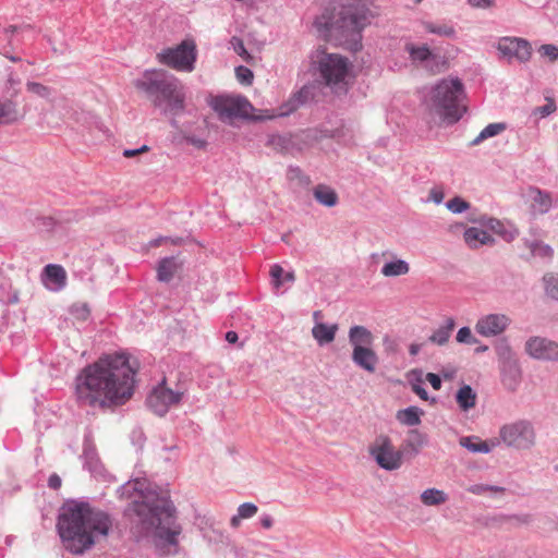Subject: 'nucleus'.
<instances>
[{
  "instance_id": "1",
  "label": "nucleus",
  "mask_w": 558,
  "mask_h": 558,
  "mask_svg": "<svg viewBox=\"0 0 558 558\" xmlns=\"http://www.w3.org/2000/svg\"><path fill=\"white\" fill-rule=\"evenodd\" d=\"M140 368L124 351L104 354L85 366L75 378V398L81 407L112 409L125 404L135 390Z\"/></svg>"
},
{
  "instance_id": "2",
  "label": "nucleus",
  "mask_w": 558,
  "mask_h": 558,
  "mask_svg": "<svg viewBox=\"0 0 558 558\" xmlns=\"http://www.w3.org/2000/svg\"><path fill=\"white\" fill-rule=\"evenodd\" d=\"M131 490L140 494V498L135 499L130 508L136 517V523L141 526L138 534L144 535L155 530L159 538L165 539L169 545H175L180 531L174 526V507L169 497L151 489H144V483L140 480L129 482L118 492L122 497H132Z\"/></svg>"
},
{
  "instance_id": "3",
  "label": "nucleus",
  "mask_w": 558,
  "mask_h": 558,
  "mask_svg": "<svg viewBox=\"0 0 558 558\" xmlns=\"http://www.w3.org/2000/svg\"><path fill=\"white\" fill-rule=\"evenodd\" d=\"M112 526L110 515L86 502H72L63 508L57 527L68 550L83 554L94 545V536H107Z\"/></svg>"
},
{
  "instance_id": "4",
  "label": "nucleus",
  "mask_w": 558,
  "mask_h": 558,
  "mask_svg": "<svg viewBox=\"0 0 558 558\" xmlns=\"http://www.w3.org/2000/svg\"><path fill=\"white\" fill-rule=\"evenodd\" d=\"M134 87L145 92L155 106L166 105L172 114L184 109V87L179 78L168 75L161 70H147L143 76L134 82Z\"/></svg>"
},
{
  "instance_id": "5",
  "label": "nucleus",
  "mask_w": 558,
  "mask_h": 558,
  "mask_svg": "<svg viewBox=\"0 0 558 558\" xmlns=\"http://www.w3.org/2000/svg\"><path fill=\"white\" fill-rule=\"evenodd\" d=\"M462 94L463 85L459 78H444L429 93V110L450 123L457 122L465 110L460 105Z\"/></svg>"
},
{
  "instance_id": "6",
  "label": "nucleus",
  "mask_w": 558,
  "mask_h": 558,
  "mask_svg": "<svg viewBox=\"0 0 558 558\" xmlns=\"http://www.w3.org/2000/svg\"><path fill=\"white\" fill-rule=\"evenodd\" d=\"M315 69L322 82L333 92H345L353 76V63L340 53L317 50Z\"/></svg>"
},
{
  "instance_id": "7",
  "label": "nucleus",
  "mask_w": 558,
  "mask_h": 558,
  "mask_svg": "<svg viewBox=\"0 0 558 558\" xmlns=\"http://www.w3.org/2000/svg\"><path fill=\"white\" fill-rule=\"evenodd\" d=\"M196 59L197 48L193 39H184L175 47L166 48L156 54L158 63L186 73L194 71Z\"/></svg>"
},
{
  "instance_id": "8",
  "label": "nucleus",
  "mask_w": 558,
  "mask_h": 558,
  "mask_svg": "<svg viewBox=\"0 0 558 558\" xmlns=\"http://www.w3.org/2000/svg\"><path fill=\"white\" fill-rule=\"evenodd\" d=\"M210 106L221 120H264V114H255V108L248 99L242 95L217 96L211 100Z\"/></svg>"
},
{
  "instance_id": "9",
  "label": "nucleus",
  "mask_w": 558,
  "mask_h": 558,
  "mask_svg": "<svg viewBox=\"0 0 558 558\" xmlns=\"http://www.w3.org/2000/svg\"><path fill=\"white\" fill-rule=\"evenodd\" d=\"M372 12L364 3L350 4L341 13V28L345 36L352 37L350 49H361V31L371 23Z\"/></svg>"
},
{
  "instance_id": "10",
  "label": "nucleus",
  "mask_w": 558,
  "mask_h": 558,
  "mask_svg": "<svg viewBox=\"0 0 558 558\" xmlns=\"http://www.w3.org/2000/svg\"><path fill=\"white\" fill-rule=\"evenodd\" d=\"M499 437L507 447L529 450L536 442V430L531 421L518 420L505 424L499 430Z\"/></svg>"
},
{
  "instance_id": "11",
  "label": "nucleus",
  "mask_w": 558,
  "mask_h": 558,
  "mask_svg": "<svg viewBox=\"0 0 558 558\" xmlns=\"http://www.w3.org/2000/svg\"><path fill=\"white\" fill-rule=\"evenodd\" d=\"M369 454L384 470L393 471L402 465L403 457L400 449L395 448L388 436H378L369 447Z\"/></svg>"
},
{
  "instance_id": "12",
  "label": "nucleus",
  "mask_w": 558,
  "mask_h": 558,
  "mask_svg": "<svg viewBox=\"0 0 558 558\" xmlns=\"http://www.w3.org/2000/svg\"><path fill=\"white\" fill-rule=\"evenodd\" d=\"M182 395L168 388L163 378L148 395L146 404L155 414L163 416L171 405L180 403Z\"/></svg>"
},
{
  "instance_id": "13",
  "label": "nucleus",
  "mask_w": 558,
  "mask_h": 558,
  "mask_svg": "<svg viewBox=\"0 0 558 558\" xmlns=\"http://www.w3.org/2000/svg\"><path fill=\"white\" fill-rule=\"evenodd\" d=\"M501 363V380L504 386L514 391L521 380V369L513 351H501L499 356Z\"/></svg>"
},
{
  "instance_id": "14",
  "label": "nucleus",
  "mask_w": 558,
  "mask_h": 558,
  "mask_svg": "<svg viewBox=\"0 0 558 558\" xmlns=\"http://www.w3.org/2000/svg\"><path fill=\"white\" fill-rule=\"evenodd\" d=\"M509 324L510 318L505 314H488L477 320L475 329L484 337H495L504 332Z\"/></svg>"
},
{
  "instance_id": "15",
  "label": "nucleus",
  "mask_w": 558,
  "mask_h": 558,
  "mask_svg": "<svg viewBox=\"0 0 558 558\" xmlns=\"http://www.w3.org/2000/svg\"><path fill=\"white\" fill-rule=\"evenodd\" d=\"M498 50L506 57L515 58L521 62H525L531 57L530 44L520 38H502L498 43Z\"/></svg>"
},
{
  "instance_id": "16",
  "label": "nucleus",
  "mask_w": 558,
  "mask_h": 558,
  "mask_svg": "<svg viewBox=\"0 0 558 558\" xmlns=\"http://www.w3.org/2000/svg\"><path fill=\"white\" fill-rule=\"evenodd\" d=\"M425 444L426 435L422 434L417 429H411L408 432V435L399 449L403 458L411 459L420 452L421 448Z\"/></svg>"
},
{
  "instance_id": "17",
  "label": "nucleus",
  "mask_w": 558,
  "mask_h": 558,
  "mask_svg": "<svg viewBox=\"0 0 558 558\" xmlns=\"http://www.w3.org/2000/svg\"><path fill=\"white\" fill-rule=\"evenodd\" d=\"M43 281L47 287H49L47 281L53 283L51 287L53 290L62 289L66 284V272L62 266L49 264L44 269Z\"/></svg>"
},
{
  "instance_id": "18",
  "label": "nucleus",
  "mask_w": 558,
  "mask_h": 558,
  "mask_svg": "<svg viewBox=\"0 0 558 558\" xmlns=\"http://www.w3.org/2000/svg\"><path fill=\"white\" fill-rule=\"evenodd\" d=\"M350 343L353 349H368L372 345L374 336L363 326H354L349 331Z\"/></svg>"
},
{
  "instance_id": "19",
  "label": "nucleus",
  "mask_w": 558,
  "mask_h": 558,
  "mask_svg": "<svg viewBox=\"0 0 558 558\" xmlns=\"http://www.w3.org/2000/svg\"><path fill=\"white\" fill-rule=\"evenodd\" d=\"M463 239L470 248H478L494 242L489 233L475 227L468 228L464 231Z\"/></svg>"
},
{
  "instance_id": "20",
  "label": "nucleus",
  "mask_w": 558,
  "mask_h": 558,
  "mask_svg": "<svg viewBox=\"0 0 558 558\" xmlns=\"http://www.w3.org/2000/svg\"><path fill=\"white\" fill-rule=\"evenodd\" d=\"M23 117L16 101L8 99L0 104V124L14 123Z\"/></svg>"
},
{
  "instance_id": "21",
  "label": "nucleus",
  "mask_w": 558,
  "mask_h": 558,
  "mask_svg": "<svg viewBox=\"0 0 558 558\" xmlns=\"http://www.w3.org/2000/svg\"><path fill=\"white\" fill-rule=\"evenodd\" d=\"M456 327V322L452 317H447L444 324L439 326L429 337V341L434 345L442 347L447 344L451 332Z\"/></svg>"
},
{
  "instance_id": "22",
  "label": "nucleus",
  "mask_w": 558,
  "mask_h": 558,
  "mask_svg": "<svg viewBox=\"0 0 558 558\" xmlns=\"http://www.w3.org/2000/svg\"><path fill=\"white\" fill-rule=\"evenodd\" d=\"M477 401V395L469 385H462L456 392V402L459 408L466 412L473 409Z\"/></svg>"
},
{
  "instance_id": "23",
  "label": "nucleus",
  "mask_w": 558,
  "mask_h": 558,
  "mask_svg": "<svg viewBox=\"0 0 558 558\" xmlns=\"http://www.w3.org/2000/svg\"><path fill=\"white\" fill-rule=\"evenodd\" d=\"M305 101V96L303 92H298L293 94L282 106L279 107L277 113L264 114V119H274L276 117H284L294 112L303 102Z\"/></svg>"
},
{
  "instance_id": "24",
  "label": "nucleus",
  "mask_w": 558,
  "mask_h": 558,
  "mask_svg": "<svg viewBox=\"0 0 558 558\" xmlns=\"http://www.w3.org/2000/svg\"><path fill=\"white\" fill-rule=\"evenodd\" d=\"M337 330V325L329 326L323 323H317L312 329V335L317 340L319 345H325L335 339Z\"/></svg>"
},
{
  "instance_id": "25",
  "label": "nucleus",
  "mask_w": 558,
  "mask_h": 558,
  "mask_svg": "<svg viewBox=\"0 0 558 558\" xmlns=\"http://www.w3.org/2000/svg\"><path fill=\"white\" fill-rule=\"evenodd\" d=\"M315 199L327 207H332L338 203V195L333 189L325 184H318L313 191Z\"/></svg>"
},
{
  "instance_id": "26",
  "label": "nucleus",
  "mask_w": 558,
  "mask_h": 558,
  "mask_svg": "<svg viewBox=\"0 0 558 558\" xmlns=\"http://www.w3.org/2000/svg\"><path fill=\"white\" fill-rule=\"evenodd\" d=\"M410 265L403 259H393L387 262L381 268L384 277H399L409 274Z\"/></svg>"
},
{
  "instance_id": "27",
  "label": "nucleus",
  "mask_w": 558,
  "mask_h": 558,
  "mask_svg": "<svg viewBox=\"0 0 558 558\" xmlns=\"http://www.w3.org/2000/svg\"><path fill=\"white\" fill-rule=\"evenodd\" d=\"M408 380L412 391L416 393L422 400L427 401L429 399L428 393L424 388L423 372L421 369L416 368L409 372Z\"/></svg>"
},
{
  "instance_id": "28",
  "label": "nucleus",
  "mask_w": 558,
  "mask_h": 558,
  "mask_svg": "<svg viewBox=\"0 0 558 558\" xmlns=\"http://www.w3.org/2000/svg\"><path fill=\"white\" fill-rule=\"evenodd\" d=\"M423 414V410L418 409L417 407H409L398 411L397 420L407 426H415L421 423V416Z\"/></svg>"
},
{
  "instance_id": "29",
  "label": "nucleus",
  "mask_w": 558,
  "mask_h": 558,
  "mask_svg": "<svg viewBox=\"0 0 558 558\" xmlns=\"http://www.w3.org/2000/svg\"><path fill=\"white\" fill-rule=\"evenodd\" d=\"M352 359L360 367L371 373L376 368L377 356L375 351H353Z\"/></svg>"
},
{
  "instance_id": "30",
  "label": "nucleus",
  "mask_w": 558,
  "mask_h": 558,
  "mask_svg": "<svg viewBox=\"0 0 558 558\" xmlns=\"http://www.w3.org/2000/svg\"><path fill=\"white\" fill-rule=\"evenodd\" d=\"M459 444L473 453H488L492 451V447L475 436L461 437Z\"/></svg>"
},
{
  "instance_id": "31",
  "label": "nucleus",
  "mask_w": 558,
  "mask_h": 558,
  "mask_svg": "<svg viewBox=\"0 0 558 558\" xmlns=\"http://www.w3.org/2000/svg\"><path fill=\"white\" fill-rule=\"evenodd\" d=\"M269 274L271 277V283L277 290L283 284V282H293L295 280L294 272H284L283 268L278 264H275L270 267Z\"/></svg>"
},
{
  "instance_id": "32",
  "label": "nucleus",
  "mask_w": 558,
  "mask_h": 558,
  "mask_svg": "<svg viewBox=\"0 0 558 558\" xmlns=\"http://www.w3.org/2000/svg\"><path fill=\"white\" fill-rule=\"evenodd\" d=\"M447 500V494L437 488H428L421 494V501L425 506H439L445 504Z\"/></svg>"
},
{
  "instance_id": "33",
  "label": "nucleus",
  "mask_w": 558,
  "mask_h": 558,
  "mask_svg": "<svg viewBox=\"0 0 558 558\" xmlns=\"http://www.w3.org/2000/svg\"><path fill=\"white\" fill-rule=\"evenodd\" d=\"M178 270V264L174 258H163L160 260L157 268V278L160 281H170L175 271Z\"/></svg>"
},
{
  "instance_id": "34",
  "label": "nucleus",
  "mask_w": 558,
  "mask_h": 558,
  "mask_svg": "<svg viewBox=\"0 0 558 558\" xmlns=\"http://www.w3.org/2000/svg\"><path fill=\"white\" fill-rule=\"evenodd\" d=\"M532 198V207L537 213L544 214L549 210L551 206V198L549 194L543 193L542 191L535 189L531 191Z\"/></svg>"
},
{
  "instance_id": "35",
  "label": "nucleus",
  "mask_w": 558,
  "mask_h": 558,
  "mask_svg": "<svg viewBox=\"0 0 558 558\" xmlns=\"http://www.w3.org/2000/svg\"><path fill=\"white\" fill-rule=\"evenodd\" d=\"M83 459L85 461V466L90 472H94L97 470L98 458H97L96 448L87 437L84 440Z\"/></svg>"
},
{
  "instance_id": "36",
  "label": "nucleus",
  "mask_w": 558,
  "mask_h": 558,
  "mask_svg": "<svg viewBox=\"0 0 558 558\" xmlns=\"http://www.w3.org/2000/svg\"><path fill=\"white\" fill-rule=\"evenodd\" d=\"M405 49L409 52L412 62H424L433 56L430 49L426 45L415 46L413 44H408Z\"/></svg>"
},
{
  "instance_id": "37",
  "label": "nucleus",
  "mask_w": 558,
  "mask_h": 558,
  "mask_svg": "<svg viewBox=\"0 0 558 558\" xmlns=\"http://www.w3.org/2000/svg\"><path fill=\"white\" fill-rule=\"evenodd\" d=\"M506 130L505 123H490L482 130V132L472 142L473 145L480 144L482 141L496 136Z\"/></svg>"
},
{
  "instance_id": "38",
  "label": "nucleus",
  "mask_w": 558,
  "mask_h": 558,
  "mask_svg": "<svg viewBox=\"0 0 558 558\" xmlns=\"http://www.w3.org/2000/svg\"><path fill=\"white\" fill-rule=\"evenodd\" d=\"M20 84L21 80L19 76L14 73H10L1 87V92L10 97L17 96L20 93Z\"/></svg>"
},
{
  "instance_id": "39",
  "label": "nucleus",
  "mask_w": 558,
  "mask_h": 558,
  "mask_svg": "<svg viewBox=\"0 0 558 558\" xmlns=\"http://www.w3.org/2000/svg\"><path fill=\"white\" fill-rule=\"evenodd\" d=\"M424 27L428 33L437 34L439 36L452 37L454 35V28L448 24L426 22L424 23Z\"/></svg>"
},
{
  "instance_id": "40",
  "label": "nucleus",
  "mask_w": 558,
  "mask_h": 558,
  "mask_svg": "<svg viewBox=\"0 0 558 558\" xmlns=\"http://www.w3.org/2000/svg\"><path fill=\"white\" fill-rule=\"evenodd\" d=\"M545 284V292L551 299L558 300V275L547 274L543 278Z\"/></svg>"
},
{
  "instance_id": "41",
  "label": "nucleus",
  "mask_w": 558,
  "mask_h": 558,
  "mask_svg": "<svg viewBox=\"0 0 558 558\" xmlns=\"http://www.w3.org/2000/svg\"><path fill=\"white\" fill-rule=\"evenodd\" d=\"M26 89H27V92H29L40 98H44V99H49L52 94V89L49 86H46L38 82H32V81L27 82Z\"/></svg>"
},
{
  "instance_id": "42",
  "label": "nucleus",
  "mask_w": 558,
  "mask_h": 558,
  "mask_svg": "<svg viewBox=\"0 0 558 558\" xmlns=\"http://www.w3.org/2000/svg\"><path fill=\"white\" fill-rule=\"evenodd\" d=\"M231 45L234 51L246 62L250 64L254 63L253 56L246 50L244 47L243 40L238 37H232Z\"/></svg>"
},
{
  "instance_id": "43",
  "label": "nucleus",
  "mask_w": 558,
  "mask_h": 558,
  "mask_svg": "<svg viewBox=\"0 0 558 558\" xmlns=\"http://www.w3.org/2000/svg\"><path fill=\"white\" fill-rule=\"evenodd\" d=\"M235 75H236L238 81L241 84L251 85L253 83L254 74L246 66H243V65L238 66L235 69Z\"/></svg>"
},
{
  "instance_id": "44",
  "label": "nucleus",
  "mask_w": 558,
  "mask_h": 558,
  "mask_svg": "<svg viewBox=\"0 0 558 558\" xmlns=\"http://www.w3.org/2000/svg\"><path fill=\"white\" fill-rule=\"evenodd\" d=\"M553 342L546 338L532 337L527 340L525 349H551Z\"/></svg>"
},
{
  "instance_id": "45",
  "label": "nucleus",
  "mask_w": 558,
  "mask_h": 558,
  "mask_svg": "<svg viewBox=\"0 0 558 558\" xmlns=\"http://www.w3.org/2000/svg\"><path fill=\"white\" fill-rule=\"evenodd\" d=\"M258 511V508L256 505L252 502H244L239 506L238 513L242 519H250L254 517Z\"/></svg>"
},
{
  "instance_id": "46",
  "label": "nucleus",
  "mask_w": 558,
  "mask_h": 558,
  "mask_svg": "<svg viewBox=\"0 0 558 558\" xmlns=\"http://www.w3.org/2000/svg\"><path fill=\"white\" fill-rule=\"evenodd\" d=\"M470 207L469 203L460 197H454L447 203V208L452 213L459 214Z\"/></svg>"
},
{
  "instance_id": "47",
  "label": "nucleus",
  "mask_w": 558,
  "mask_h": 558,
  "mask_svg": "<svg viewBox=\"0 0 558 558\" xmlns=\"http://www.w3.org/2000/svg\"><path fill=\"white\" fill-rule=\"evenodd\" d=\"M456 340L459 343L473 344L475 343V339L472 335V331L469 327H462L459 329L456 336Z\"/></svg>"
},
{
  "instance_id": "48",
  "label": "nucleus",
  "mask_w": 558,
  "mask_h": 558,
  "mask_svg": "<svg viewBox=\"0 0 558 558\" xmlns=\"http://www.w3.org/2000/svg\"><path fill=\"white\" fill-rule=\"evenodd\" d=\"M547 102L544 106L537 107L534 110L535 114L545 118L556 111V104L553 98H546Z\"/></svg>"
},
{
  "instance_id": "49",
  "label": "nucleus",
  "mask_w": 558,
  "mask_h": 558,
  "mask_svg": "<svg viewBox=\"0 0 558 558\" xmlns=\"http://www.w3.org/2000/svg\"><path fill=\"white\" fill-rule=\"evenodd\" d=\"M539 53L543 57L548 58L550 61H556L558 59V47L550 44L543 45L539 48Z\"/></svg>"
},
{
  "instance_id": "50",
  "label": "nucleus",
  "mask_w": 558,
  "mask_h": 558,
  "mask_svg": "<svg viewBox=\"0 0 558 558\" xmlns=\"http://www.w3.org/2000/svg\"><path fill=\"white\" fill-rule=\"evenodd\" d=\"M71 311L74 317L80 320H86L90 313L86 304H75Z\"/></svg>"
},
{
  "instance_id": "51",
  "label": "nucleus",
  "mask_w": 558,
  "mask_h": 558,
  "mask_svg": "<svg viewBox=\"0 0 558 558\" xmlns=\"http://www.w3.org/2000/svg\"><path fill=\"white\" fill-rule=\"evenodd\" d=\"M529 353L533 359L537 360H558V351H529Z\"/></svg>"
},
{
  "instance_id": "52",
  "label": "nucleus",
  "mask_w": 558,
  "mask_h": 558,
  "mask_svg": "<svg viewBox=\"0 0 558 558\" xmlns=\"http://www.w3.org/2000/svg\"><path fill=\"white\" fill-rule=\"evenodd\" d=\"M510 520L515 521L517 524H529L531 522L530 514H514V515H500L499 521L501 523L509 522Z\"/></svg>"
},
{
  "instance_id": "53",
  "label": "nucleus",
  "mask_w": 558,
  "mask_h": 558,
  "mask_svg": "<svg viewBox=\"0 0 558 558\" xmlns=\"http://www.w3.org/2000/svg\"><path fill=\"white\" fill-rule=\"evenodd\" d=\"M426 380L432 385L435 390H439L441 388V376L434 373L426 374Z\"/></svg>"
},
{
  "instance_id": "54",
  "label": "nucleus",
  "mask_w": 558,
  "mask_h": 558,
  "mask_svg": "<svg viewBox=\"0 0 558 558\" xmlns=\"http://www.w3.org/2000/svg\"><path fill=\"white\" fill-rule=\"evenodd\" d=\"M149 147L147 145H143L142 147L137 148V149H124L123 150V156L125 158H133L135 156H138L143 153H147L149 151Z\"/></svg>"
},
{
  "instance_id": "55",
  "label": "nucleus",
  "mask_w": 558,
  "mask_h": 558,
  "mask_svg": "<svg viewBox=\"0 0 558 558\" xmlns=\"http://www.w3.org/2000/svg\"><path fill=\"white\" fill-rule=\"evenodd\" d=\"M474 8L488 9L495 4V0H468Z\"/></svg>"
},
{
  "instance_id": "56",
  "label": "nucleus",
  "mask_w": 558,
  "mask_h": 558,
  "mask_svg": "<svg viewBox=\"0 0 558 558\" xmlns=\"http://www.w3.org/2000/svg\"><path fill=\"white\" fill-rule=\"evenodd\" d=\"M48 486L51 489H59L61 487V478L58 474L53 473L49 476Z\"/></svg>"
},
{
  "instance_id": "57",
  "label": "nucleus",
  "mask_w": 558,
  "mask_h": 558,
  "mask_svg": "<svg viewBox=\"0 0 558 558\" xmlns=\"http://www.w3.org/2000/svg\"><path fill=\"white\" fill-rule=\"evenodd\" d=\"M456 368L454 367H451V366H448V367H444L441 371H440V376L444 378V379H453L454 376H456Z\"/></svg>"
},
{
  "instance_id": "58",
  "label": "nucleus",
  "mask_w": 558,
  "mask_h": 558,
  "mask_svg": "<svg viewBox=\"0 0 558 558\" xmlns=\"http://www.w3.org/2000/svg\"><path fill=\"white\" fill-rule=\"evenodd\" d=\"M469 490L474 495H482L487 492V485L485 484H476L469 488Z\"/></svg>"
},
{
  "instance_id": "59",
  "label": "nucleus",
  "mask_w": 558,
  "mask_h": 558,
  "mask_svg": "<svg viewBox=\"0 0 558 558\" xmlns=\"http://www.w3.org/2000/svg\"><path fill=\"white\" fill-rule=\"evenodd\" d=\"M260 524L264 529H270L274 524V519L270 514H263L260 517Z\"/></svg>"
},
{
  "instance_id": "60",
  "label": "nucleus",
  "mask_w": 558,
  "mask_h": 558,
  "mask_svg": "<svg viewBox=\"0 0 558 558\" xmlns=\"http://www.w3.org/2000/svg\"><path fill=\"white\" fill-rule=\"evenodd\" d=\"M226 340L230 343V344H234L236 341H238V333L235 331H228L226 333Z\"/></svg>"
},
{
  "instance_id": "61",
  "label": "nucleus",
  "mask_w": 558,
  "mask_h": 558,
  "mask_svg": "<svg viewBox=\"0 0 558 558\" xmlns=\"http://www.w3.org/2000/svg\"><path fill=\"white\" fill-rule=\"evenodd\" d=\"M505 488L501 486H495V485H487V492L494 493V494H502L505 493Z\"/></svg>"
},
{
  "instance_id": "62",
  "label": "nucleus",
  "mask_w": 558,
  "mask_h": 558,
  "mask_svg": "<svg viewBox=\"0 0 558 558\" xmlns=\"http://www.w3.org/2000/svg\"><path fill=\"white\" fill-rule=\"evenodd\" d=\"M167 242H170V239L169 238H158L154 241L150 242V245L151 246H159L161 245L162 243H167ZM172 243H175L174 241L171 240Z\"/></svg>"
},
{
  "instance_id": "63",
  "label": "nucleus",
  "mask_w": 558,
  "mask_h": 558,
  "mask_svg": "<svg viewBox=\"0 0 558 558\" xmlns=\"http://www.w3.org/2000/svg\"><path fill=\"white\" fill-rule=\"evenodd\" d=\"M241 519H242V518L240 517V514H239V513H238V514H235V515H233V517L231 518V520H230V524H231V526H232V527H239V525H240V523H241Z\"/></svg>"
},
{
  "instance_id": "64",
  "label": "nucleus",
  "mask_w": 558,
  "mask_h": 558,
  "mask_svg": "<svg viewBox=\"0 0 558 558\" xmlns=\"http://www.w3.org/2000/svg\"><path fill=\"white\" fill-rule=\"evenodd\" d=\"M487 226L490 228V229H496V227L500 226V222L496 219H488V222H487Z\"/></svg>"
}]
</instances>
